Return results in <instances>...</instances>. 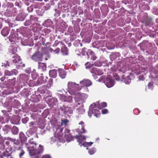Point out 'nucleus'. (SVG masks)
I'll return each instance as SVG.
<instances>
[{
    "instance_id": "nucleus-6",
    "label": "nucleus",
    "mask_w": 158,
    "mask_h": 158,
    "mask_svg": "<svg viewBox=\"0 0 158 158\" xmlns=\"http://www.w3.org/2000/svg\"><path fill=\"white\" fill-rule=\"evenodd\" d=\"M31 58L35 62L42 61L43 59V53L39 51H36L31 56Z\"/></svg>"
},
{
    "instance_id": "nucleus-59",
    "label": "nucleus",
    "mask_w": 158,
    "mask_h": 158,
    "mask_svg": "<svg viewBox=\"0 0 158 158\" xmlns=\"http://www.w3.org/2000/svg\"><path fill=\"white\" fill-rule=\"evenodd\" d=\"M23 1L24 3L27 6L29 5L32 2L31 0H23Z\"/></svg>"
},
{
    "instance_id": "nucleus-31",
    "label": "nucleus",
    "mask_w": 158,
    "mask_h": 158,
    "mask_svg": "<svg viewBox=\"0 0 158 158\" xmlns=\"http://www.w3.org/2000/svg\"><path fill=\"white\" fill-rule=\"evenodd\" d=\"M46 82V80L44 78L43 76H40L38 79L37 81V84L40 85Z\"/></svg>"
},
{
    "instance_id": "nucleus-56",
    "label": "nucleus",
    "mask_w": 158,
    "mask_h": 158,
    "mask_svg": "<svg viewBox=\"0 0 158 158\" xmlns=\"http://www.w3.org/2000/svg\"><path fill=\"white\" fill-rule=\"evenodd\" d=\"M10 66L9 63L8 62V61H5L4 62H2V66L6 67H9Z\"/></svg>"
},
{
    "instance_id": "nucleus-58",
    "label": "nucleus",
    "mask_w": 158,
    "mask_h": 158,
    "mask_svg": "<svg viewBox=\"0 0 158 158\" xmlns=\"http://www.w3.org/2000/svg\"><path fill=\"white\" fill-rule=\"evenodd\" d=\"M34 6L33 5H31L29 7H28L27 10L29 12H31L33 10Z\"/></svg>"
},
{
    "instance_id": "nucleus-4",
    "label": "nucleus",
    "mask_w": 158,
    "mask_h": 158,
    "mask_svg": "<svg viewBox=\"0 0 158 158\" xmlns=\"http://www.w3.org/2000/svg\"><path fill=\"white\" fill-rule=\"evenodd\" d=\"M13 6L14 4L12 3L6 2L4 3L2 7L3 8H6L5 13V15L6 16L9 17L12 15Z\"/></svg>"
},
{
    "instance_id": "nucleus-18",
    "label": "nucleus",
    "mask_w": 158,
    "mask_h": 158,
    "mask_svg": "<svg viewBox=\"0 0 158 158\" xmlns=\"http://www.w3.org/2000/svg\"><path fill=\"white\" fill-rule=\"evenodd\" d=\"M80 84L81 85L80 87H82L83 86L89 87L92 84L91 81L89 80L84 79L83 80L80 82Z\"/></svg>"
},
{
    "instance_id": "nucleus-42",
    "label": "nucleus",
    "mask_w": 158,
    "mask_h": 158,
    "mask_svg": "<svg viewBox=\"0 0 158 158\" xmlns=\"http://www.w3.org/2000/svg\"><path fill=\"white\" fill-rule=\"evenodd\" d=\"M11 152L9 153L7 150L6 151L3 152L2 156L0 155V158H3V156H4L7 157V158H8V157L10 156Z\"/></svg>"
},
{
    "instance_id": "nucleus-21",
    "label": "nucleus",
    "mask_w": 158,
    "mask_h": 158,
    "mask_svg": "<svg viewBox=\"0 0 158 158\" xmlns=\"http://www.w3.org/2000/svg\"><path fill=\"white\" fill-rule=\"evenodd\" d=\"M10 42L15 43L16 42H18V37L16 36L14 33L11 34L8 38Z\"/></svg>"
},
{
    "instance_id": "nucleus-22",
    "label": "nucleus",
    "mask_w": 158,
    "mask_h": 158,
    "mask_svg": "<svg viewBox=\"0 0 158 158\" xmlns=\"http://www.w3.org/2000/svg\"><path fill=\"white\" fill-rule=\"evenodd\" d=\"M88 58L90 59L93 60H95L97 59V57L95 56L94 53L91 50H88L86 52Z\"/></svg>"
},
{
    "instance_id": "nucleus-33",
    "label": "nucleus",
    "mask_w": 158,
    "mask_h": 158,
    "mask_svg": "<svg viewBox=\"0 0 158 158\" xmlns=\"http://www.w3.org/2000/svg\"><path fill=\"white\" fill-rule=\"evenodd\" d=\"M49 75L51 77L56 78L57 76V71L55 69L51 70L49 71Z\"/></svg>"
},
{
    "instance_id": "nucleus-3",
    "label": "nucleus",
    "mask_w": 158,
    "mask_h": 158,
    "mask_svg": "<svg viewBox=\"0 0 158 158\" xmlns=\"http://www.w3.org/2000/svg\"><path fill=\"white\" fill-rule=\"evenodd\" d=\"M68 91L71 95H76L77 92L81 89V87L79 86L78 84L71 81L68 82Z\"/></svg>"
},
{
    "instance_id": "nucleus-5",
    "label": "nucleus",
    "mask_w": 158,
    "mask_h": 158,
    "mask_svg": "<svg viewBox=\"0 0 158 158\" xmlns=\"http://www.w3.org/2000/svg\"><path fill=\"white\" fill-rule=\"evenodd\" d=\"M76 96L74 99L76 102H80V103H83L85 102L86 99L88 98V95L84 93H77L75 95Z\"/></svg>"
},
{
    "instance_id": "nucleus-30",
    "label": "nucleus",
    "mask_w": 158,
    "mask_h": 158,
    "mask_svg": "<svg viewBox=\"0 0 158 158\" xmlns=\"http://www.w3.org/2000/svg\"><path fill=\"white\" fill-rule=\"evenodd\" d=\"M38 69L42 71H44L46 69V65L44 63H41L40 62H38Z\"/></svg>"
},
{
    "instance_id": "nucleus-43",
    "label": "nucleus",
    "mask_w": 158,
    "mask_h": 158,
    "mask_svg": "<svg viewBox=\"0 0 158 158\" xmlns=\"http://www.w3.org/2000/svg\"><path fill=\"white\" fill-rule=\"evenodd\" d=\"M11 131L13 134L16 135L19 132V129L16 126H13L11 129Z\"/></svg>"
},
{
    "instance_id": "nucleus-29",
    "label": "nucleus",
    "mask_w": 158,
    "mask_h": 158,
    "mask_svg": "<svg viewBox=\"0 0 158 158\" xmlns=\"http://www.w3.org/2000/svg\"><path fill=\"white\" fill-rule=\"evenodd\" d=\"M25 16L22 13L19 14L16 17L15 19L16 21H22L24 20Z\"/></svg>"
},
{
    "instance_id": "nucleus-12",
    "label": "nucleus",
    "mask_w": 158,
    "mask_h": 158,
    "mask_svg": "<svg viewBox=\"0 0 158 158\" xmlns=\"http://www.w3.org/2000/svg\"><path fill=\"white\" fill-rule=\"evenodd\" d=\"M18 90H14V88L8 87L4 89L2 92V94L3 95H7L12 94L14 92H17Z\"/></svg>"
},
{
    "instance_id": "nucleus-60",
    "label": "nucleus",
    "mask_w": 158,
    "mask_h": 158,
    "mask_svg": "<svg viewBox=\"0 0 158 158\" xmlns=\"http://www.w3.org/2000/svg\"><path fill=\"white\" fill-rule=\"evenodd\" d=\"M39 39L42 43V44L43 45H44L45 44V39L41 36L39 37Z\"/></svg>"
},
{
    "instance_id": "nucleus-52",
    "label": "nucleus",
    "mask_w": 158,
    "mask_h": 158,
    "mask_svg": "<svg viewBox=\"0 0 158 158\" xmlns=\"http://www.w3.org/2000/svg\"><path fill=\"white\" fill-rule=\"evenodd\" d=\"M81 129L82 131H80L79 129L77 130V131L79 133V134L81 133H85L87 132L86 131L84 128V125L81 126Z\"/></svg>"
},
{
    "instance_id": "nucleus-41",
    "label": "nucleus",
    "mask_w": 158,
    "mask_h": 158,
    "mask_svg": "<svg viewBox=\"0 0 158 158\" xmlns=\"http://www.w3.org/2000/svg\"><path fill=\"white\" fill-rule=\"evenodd\" d=\"M60 27L62 30H64L67 28L68 25L65 22H61L60 24Z\"/></svg>"
},
{
    "instance_id": "nucleus-27",
    "label": "nucleus",
    "mask_w": 158,
    "mask_h": 158,
    "mask_svg": "<svg viewBox=\"0 0 158 158\" xmlns=\"http://www.w3.org/2000/svg\"><path fill=\"white\" fill-rule=\"evenodd\" d=\"M122 78L123 79L124 82L127 84H129L130 83L131 79L129 75L126 76L125 75H123L122 76Z\"/></svg>"
},
{
    "instance_id": "nucleus-50",
    "label": "nucleus",
    "mask_w": 158,
    "mask_h": 158,
    "mask_svg": "<svg viewBox=\"0 0 158 158\" xmlns=\"http://www.w3.org/2000/svg\"><path fill=\"white\" fill-rule=\"evenodd\" d=\"M94 65V64H91L89 62H87L85 64V68L86 69H89L92 68Z\"/></svg>"
},
{
    "instance_id": "nucleus-38",
    "label": "nucleus",
    "mask_w": 158,
    "mask_h": 158,
    "mask_svg": "<svg viewBox=\"0 0 158 158\" xmlns=\"http://www.w3.org/2000/svg\"><path fill=\"white\" fill-rule=\"evenodd\" d=\"M30 20L32 24H34L36 22L38 21V18L33 15H31Z\"/></svg>"
},
{
    "instance_id": "nucleus-13",
    "label": "nucleus",
    "mask_w": 158,
    "mask_h": 158,
    "mask_svg": "<svg viewBox=\"0 0 158 158\" xmlns=\"http://www.w3.org/2000/svg\"><path fill=\"white\" fill-rule=\"evenodd\" d=\"M60 99L62 101L65 102H68L71 103L73 101V98L71 96H65L64 94H58Z\"/></svg>"
},
{
    "instance_id": "nucleus-49",
    "label": "nucleus",
    "mask_w": 158,
    "mask_h": 158,
    "mask_svg": "<svg viewBox=\"0 0 158 158\" xmlns=\"http://www.w3.org/2000/svg\"><path fill=\"white\" fill-rule=\"evenodd\" d=\"M16 66L17 68L19 69L24 67L25 66V64H22L21 60L19 63L16 64Z\"/></svg>"
},
{
    "instance_id": "nucleus-46",
    "label": "nucleus",
    "mask_w": 158,
    "mask_h": 158,
    "mask_svg": "<svg viewBox=\"0 0 158 158\" xmlns=\"http://www.w3.org/2000/svg\"><path fill=\"white\" fill-rule=\"evenodd\" d=\"M65 137L68 142L73 140V137L71 134L65 136Z\"/></svg>"
},
{
    "instance_id": "nucleus-8",
    "label": "nucleus",
    "mask_w": 158,
    "mask_h": 158,
    "mask_svg": "<svg viewBox=\"0 0 158 158\" xmlns=\"http://www.w3.org/2000/svg\"><path fill=\"white\" fill-rule=\"evenodd\" d=\"M74 137L77 139V142H79V144L81 146L83 145L85 147L88 146V142H84L83 144H81V143L83 141L86 140V138H88V136H85L84 135H76L74 136Z\"/></svg>"
},
{
    "instance_id": "nucleus-19",
    "label": "nucleus",
    "mask_w": 158,
    "mask_h": 158,
    "mask_svg": "<svg viewBox=\"0 0 158 158\" xmlns=\"http://www.w3.org/2000/svg\"><path fill=\"white\" fill-rule=\"evenodd\" d=\"M29 76L25 74L20 75L19 79L20 81L23 83H27L29 80Z\"/></svg>"
},
{
    "instance_id": "nucleus-45",
    "label": "nucleus",
    "mask_w": 158,
    "mask_h": 158,
    "mask_svg": "<svg viewBox=\"0 0 158 158\" xmlns=\"http://www.w3.org/2000/svg\"><path fill=\"white\" fill-rule=\"evenodd\" d=\"M32 102H38L40 101L38 96L34 95L31 98Z\"/></svg>"
},
{
    "instance_id": "nucleus-7",
    "label": "nucleus",
    "mask_w": 158,
    "mask_h": 158,
    "mask_svg": "<svg viewBox=\"0 0 158 158\" xmlns=\"http://www.w3.org/2000/svg\"><path fill=\"white\" fill-rule=\"evenodd\" d=\"M142 22L146 26H148L150 27L153 25V21L152 18L149 17L147 13L144 14Z\"/></svg>"
},
{
    "instance_id": "nucleus-57",
    "label": "nucleus",
    "mask_w": 158,
    "mask_h": 158,
    "mask_svg": "<svg viewBox=\"0 0 158 158\" xmlns=\"http://www.w3.org/2000/svg\"><path fill=\"white\" fill-rule=\"evenodd\" d=\"M96 150L95 148H93L89 149V150L88 152L89 154L92 155L94 153Z\"/></svg>"
},
{
    "instance_id": "nucleus-26",
    "label": "nucleus",
    "mask_w": 158,
    "mask_h": 158,
    "mask_svg": "<svg viewBox=\"0 0 158 158\" xmlns=\"http://www.w3.org/2000/svg\"><path fill=\"white\" fill-rule=\"evenodd\" d=\"M120 56V54L119 52H113L110 55V57L111 60H113L117 58L119 56Z\"/></svg>"
},
{
    "instance_id": "nucleus-36",
    "label": "nucleus",
    "mask_w": 158,
    "mask_h": 158,
    "mask_svg": "<svg viewBox=\"0 0 158 158\" xmlns=\"http://www.w3.org/2000/svg\"><path fill=\"white\" fill-rule=\"evenodd\" d=\"M49 102L51 104H54L57 101V99L55 98H51V97H48L46 98Z\"/></svg>"
},
{
    "instance_id": "nucleus-47",
    "label": "nucleus",
    "mask_w": 158,
    "mask_h": 158,
    "mask_svg": "<svg viewBox=\"0 0 158 158\" xmlns=\"http://www.w3.org/2000/svg\"><path fill=\"white\" fill-rule=\"evenodd\" d=\"M97 69L96 68H93L90 70V72L92 74V76H94L96 75Z\"/></svg>"
},
{
    "instance_id": "nucleus-39",
    "label": "nucleus",
    "mask_w": 158,
    "mask_h": 158,
    "mask_svg": "<svg viewBox=\"0 0 158 158\" xmlns=\"http://www.w3.org/2000/svg\"><path fill=\"white\" fill-rule=\"evenodd\" d=\"M21 94L22 96L24 97H28L29 95L28 89L27 88H24L21 91Z\"/></svg>"
},
{
    "instance_id": "nucleus-2",
    "label": "nucleus",
    "mask_w": 158,
    "mask_h": 158,
    "mask_svg": "<svg viewBox=\"0 0 158 158\" xmlns=\"http://www.w3.org/2000/svg\"><path fill=\"white\" fill-rule=\"evenodd\" d=\"M27 149L30 156L33 157H35L37 155H40L44 151L43 147L40 144L39 145L38 149H36L35 146H33L28 147Z\"/></svg>"
},
{
    "instance_id": "nucleus-14",
    "label": "nucleus",
    "mask_w": 158,
    "mask_h": 158,
    "mask_svg": "<svg viewBox=\"0 0 158 158\" xmlns=\"http://www.w3.org/2000/svg\"><path fill=\"white\" fill-rule=\"evenodd\" d=\"M106 85L108 88H110L113 86L114 85V82L113 79H112L110 76H108L106 80L104 81Z\"/></svg>"
},
{
    "instance_id": "nucleus-10",
    "label": "nucleus",
    "mask_w": 158,
    "mask_h": 158,
    "mask_svg": "<svg viewBox=\"0 0 158 158\" xmlns=\"http://www.w3.org/2000/svg\"><path fill=\"white\" fill-rule=\"evenodd\" d=\"M60 110L63 111L65 114L69 115L73 113L72 108L65 105H63L60 108Z\"/></svg>"
},
{
    "instance_id": "nucleus-34",
    "label": "nucleus",
    "mask_w": 158,
    "mask_h": 158,
    "mask_svg": "<svg viewBox=\"0 0 158 158\" xmlns=\"http://www.w3.org/2000/svg\"><path fill=\"white\" fill-rule=\"evenodd\" d=\"M61 52L63 55H67L69 53L68 48L65 46L61 48Z\"/></svg>"
},
{
    "instance_id": "nucleus-35",
    "label": "nucleus",
    "mask_w": 158,
    "mask_h": 158,
    "mask_svg": "<svg viewBox=\"0 0 158 158\" xmlns=\"http://www.w3.org/2000/svg\"><path fill=\"white\" fill-rule=\"evenodd\" d=\"M11 127L8 125H5L2 128L3 131L7 134L9 131L11 129Z\"/></svg>"
},
{
    "instance_id": "nucleus-20",
    "label": "nucleus",
    "mask_w": 158,
    "mask_h": 158,
    "mask_svg": "<svg viewBox=\"0 0 158 158\" xmlns=\"http://www.w3.org/2000/svg\"><path fill=\"white\" fill-rule=\"evenodd\" d=\"M20 118L18 116L13 115L10 118V121L11 123L14 124L18 125L19 124Z\"/></svg>"
},
{
    "instance_id": "nucleus-44",
    "label": "nucleus",
    "mask_w": 158,
    "mask_h": 158,
    "mask_svg": "<svg viewBox=\"0 0 158 158\" xmlns=\"http://www.w3.org/2000/svg\"><path fill=\"white\" fill-rule=\"evenodd\" d=\"M21 60V59L19 56H17L13 60V61L14 63L16 64L19 63V61Z\"/></svg>"
},
{
    "instance_id": "nucleus-48",
    "label": "nucleus",
    "mask_w": 158,
    "mask_h": 158,
    "mask_svg": "<svg viewBox=\"0 0 158 158\" xmlns=\"http://www.w3.org/2000/svg\"><path fill=\"white\" fill-rule=\"evenodd\" d=\"M38 76V74L35 72V70L34 69L31 73L32 78L34 80H35Z\"/></svg>"
},
{
    "instance_id": "nucleus-64",
    "label": "nucleus",
    "mask_w": 158,
    "mask_h": 158,
    "mask_svg": "<svg viewBox=\"0 0 158 158\" xmlns=\"http://www.w3.org/2000/svg\"><path fill=\"white\" fill-rule=\"evenodd\" d=\"M152 13L155 15H158V8H154L152 10Z\"/></svg>"
},
{
    "instance_id": "nucleus-54",
    "label": "nucleus",
    "mask_w": 158,
    "mask_h": 158,
    "mask_svg": "<svg viewBox=\"0 0 158 158\" xmlns=\"http://www.w3.org/2000/svg\"><path fill=\"white\" fill-rule=\"evenodd\" d=\"M133 69L135 70L136 71V72H137L136 73L137 74H139L140 73V71H139V66L138 65H136L134 67Z\"/></svg>"
},
{
    "instance_id": "nucleus-28",
    "label": "nucleus",
    "mask_w": 158,
    "mask_h": 158,
    "mask_svg": "<svg viewBox=\"0 0 158 158\" xmlns=\"http://www.w3.org/2000/svg\"><path fill=\"white\" fill-rule=\"evenodd\" d=\"M52 24V20L50 19H48L45 20L43 23V25L46 27L51 26Z\"/></svg>"
},
{
    "instance_id": "nucleus-17",
    "label": "nucleus",
    "mask_w": 158,
    "mask_h": 158,
    "mask_svg": "<svg viewBox=\"0 0 158 158\" xmlns=\"http://www.w3.org/2000/svg\"><path fill=\"white\" fill-rule=\"evenodd\" d=\"M5 83L7 86L14 88L16 83V78L14 77L13 79H8L7 81H5Z\"/></svg>"
},
{
    "instance_id": "nucleus-1",
    "label": "nucleus",
    "mask_w": 158,
    "mask_h": 158,
    "mask_svg": "<svg viewBox=\"0 0 158 158\" xmlns=\"http://www.w3.org/2000/svg\"><path fill=\"white\" fill-rule=\"evenodd\" d=\"M106 106L107 103L105 102H103L100 104L98 102H97L96 103H93L89 107V110L88 112L89 116L91 117L92 114H94V116L97 118L99 117L100 112L96 108H98L100 110Z\"/></svg>"
},
{
    "instance_id": "nucleus-32",
    "label": "nucleus",
    "mask_w": 158,
    "mask_h": 158,
    "mask_svg": "<svg viewBox=\"0 0 158 158\" xmlns=\"http://www.w3.org/2000/svg\"><path fill=\"white\" fill-rule=\"evenodd\" d=\"M59 75L62 78H64L65 77L66 73L63 69H60L59 70Z\"/></svg>"
},
{
    "instance_id": "nucleus-55",
    "label": "nucleus",
    "mask_w": 158,
    "mask_h": 158,
    "mask_svg": "<svg viewBox=\"0 0 158 158\" xmlns=\"http://www.w3.org/2000/svg\"><path fill=\"white\" fill-rule=\"evenodd\" d=\"M69 122V120L67 119H65L64 120H62V123L61 125L62 126L64 125V127H66L67 125V123Z\"/></svg>"
},
{
    "instance_id": "nucleus-23",
    "label": "nucleus",
    "mask_w": 158,
    "mask_h": 158,
    "mask_svg": "<svg viewBox=\"0 0 158 158\" xmlns=\"http://www.w3.org/2000/svg\"><path fill=\"white\" fill-rule=\"evenodd\" d=\"M9 53L11 54H15L17 52V48L16 44H13L10 45L9 48Z\"/></svg>"
},
{
    "instance_id": "nucleus-11",
    "label": "nucleus",
    "mask_w": 158,
    "mask_h": 158,
    "mask_svg": "<svg viewBox=\"0 0 158 158\" xmlns=\"http://www.w3.org/2000/svg\"><path fill=\"white\" fill-rule=\"evenodd\" d=\"M16 31L17 32H19L24 36H26L30 32L29 29L24 27H21L20 29H17Z\"/></svg>"
},
{
    "instance_id": "nucleus-61",
    "label": "nucleus",
    "mask_w": 158,
    "mask_h": 158,
    "mask_svg": "<svg viewBox=\"0 0 158 158\" xmlns=\"http://www.w3.org/2000/svg\"><path fill=\"white\" fill-rule=\"evenodd\" d=\"M59 44H62V42L61 41H59L57 40H56L55 41L54 44H53L52 46L54 47H56L58 46Z\"/></svg>"
},
{
    "instance_id": "nucleus-51",
    "label": "nucleus",
    "mask_w": 158,
    "mask_h": 158,
    "mask_svg": "<svg viewBox=\"0 0 158 158\" xmlns=\"http://www.w3.org/2000/svg\"><path fill=\"white\" fill-rule=\"evenodd\" d=\"M94 65L97 67H100L102 65V63L100 60H97L94 62Z\"/></svg>"
},
{
    "instance_id": "nucleus-40",
    "label": "nucleus",
    "mask_w": 158,
    "mask_h": 158,
    "mask_svg": "<svg viewBox=\"0 0 158 158\" xmlns=\"http://www.w3.org/2000/svg\"><path fill=\"white\" fill-rule=\"evenodd\" d=\"M21 43L23 46H27L29 45V41L27 39H23L21 40Z\"/></svg>"
},
{
    "instance_id": "nucleus-24",
    "label": "nucleus",
    "mask_w": 158,
    "mask_h": 158,
    "mask_svg": "<svg viewBox=\"0 0 158 158\" xmlns=\"http://www.w3.org/2000/svg\"><path fill=\"white\" fill-rule=\"evenodd\" d=\"M10 28L9 27H5L1 31V34L4 36H6L9 33Z\"/></svg>"
},
{
    "instance_id": "nucleus-62",
    "label": "nucleus",
    "mask_w": 158,
    "mask_h": 158,
    "mask_svg": "<svg viewBox=\"0 0 158 158\" xmlns=\"http://www.w3.org/2000/svg\"><path fill=\"white\" fill-rule=\"evenodd\" d=\"M102 64L103 63L104 64H105L103 65L104 66H109V63L110 64V62H108V61L106 59L104 60L102 62Z\"/></svg>"
},
{
    "instance_id": "nucleus-63",
    "label": "nucleus",
    "mask_w": 158,
    "mask_h": 158,
    "mask_svg": "<svg viewBox=\"0 0 158 158\" xmlns=\"http://www.w3.org/2000/svg\"><path fill=\"white\" fill-rule=\"evenodd\" d=\"M103 73V71L101 69H97V72L96 75H101Z\"/></svg>"
},
{
    "instance_id": "nucleus-16",
    "label": "nucleus",
    "mask_w": 158,
    "mask_h": 158,
    "mask_svg": "<svg viewBox=\"0 0 158 158\" xmlns=\"http://www.w3.org/2000/svg\"><path fill=\"white\" fill-rule=\"evenodd\" d=\"M19 139L24 144H25L26 146L28 145V143H26L27 137L23 132H20L19 135Z\"/></svg>"
},
{
    "instance_id": "nucleus-37",
    "label": "nucleus",
    "mask_w": 158,
    "mask_h": 158,
    "mask_svg": "<svg viewBox=\"0 0 158 158\" xmlns=\"http://www.w3.org/2000/svg\"><path fill=\"white\" fill-rule=\"evenodd\" d=\"M44 4V2H36L35 4L34 8L35 9H40Z\"/></svg>"
},
{
    "instance_id": "nucleus-53",
    "label": "nucleus",
    "mask_w": 158,
    "mask_h": 158,
    "mask_svg": "<svg viewBox=\"0 0 158 158\" xmlns=\"http://www.w3.org/2000/svg\"><path fill=\"white\" fill-rule=\"evenodd\" d=\"M81 129L82 131H80L79 129L77 130V131L79 133V134L81 133H85L87 132L86 131L84 128V125L81 126Z\"/></svg>"
},
{
    "instance_id": "nucleus-25",
    "label": "nucleus",
    "mask_w": 158,
    "mask_h": 158,
    "mask_svg": "<svg viewBox=\"0 0 158 158\" xmlns=\"http://www.w3.org/2000/svg\"><path fill=\"white\" fill-rule=\"evenodd\" d=\"M37 130V127L36 126H33V127H31L28 130L26 134L29 137L30 135H32L33 133L35 131Z\"/></svg>"
},
{
    "instance_id": "nucleus-15",
    "label": "nucleus",
    "mask_w": 158,
    "mask_h": 158,
    "mask_svg": "<svg viewBox=\"0 0 158 158\" xmlns=\"http://www.w3.org/2000/svg\"><path fill=\"white\" fill-rule=\"evenodd\" d=\"M18 73V71L15 69H13L10 71L6 70L4 72L5 75L8 76H10L13 75H17Z\"/></svg>"
},
{
    "instance_id": "nucleus-9",
    "label": "nucleus",
    "mask_w": 158,
    "mask_h": 158,
    "mask_svg": "<svg viewBox=\"0 0 158 158\" xmlns=\"http://www.w3.org/2000/svg\"><path fill=\"white\" fill-rule=\"evenodd\" d=\"M14 147L16 150H20L23 148L24 144L19 139H15L13 142Z\"/></svg>"
}]
</instances>
